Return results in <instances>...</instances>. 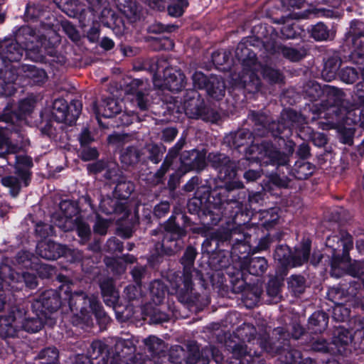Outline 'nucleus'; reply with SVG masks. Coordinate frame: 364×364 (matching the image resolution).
Returning <instances> with one entry per match:
<instances>
[{
	"instance_id": "nucleus-19",
	"label": "nucleus",
	"mask_w": 364,
	"mask_h": 364,
	"mask_svg": "<svg viewBox=\"0 0 364 364\" xmlns=\"http://www.w3.org/2000/svg\"><path fill=\"white\" fill-rule=\"evenodd\" d=\"M278 219L279 215L277 208H271L255 213L252 212V220H259L260 225L266 228L273 226Z\"/></svg>"
},
{
	"instance_id": "nucleus-15",
	"label": "nucleus",
	"mask_w": 364,
	"mask_h": 364,
	"mask_svg": "<svg viewBox=\"0 0 364 364\" xmlns=\"http://www.w3.org/2000/svg\"><path fill=\"white\" fill-rule=\"evenodd\" d=\"M122 107V102H119L112 98L107 99L99 108L96 109V117L97 119L100 116H103L107 118L112 117L121 112Z\"/></svg>"
},
{
	"instance_id": "nucleus-54",
	"label": "nucleus",
	"mask_w": 364,
	"mask_h": 364,
	"mask_svg": "<svg viewBox=\"0 0 364 364\" xmlns=\"http://www.w3.org/2000/svg\"><path fill=\"white\" fill-rule=\"evenodd\" d=\"M169 208L170 205L168 203L161 202L156 205L154 208V213L156 216L161 217L169 210Z\"/></svg>"
},
{
	"instance_id": "nucleus-44",
	"label": "nucleus",
	"mask_w": 364,
	"mask_h": 364,
	"mask_svg": "<svg viewBox=\"0 0 364 364\" xmlns=\"http://www.w3.org/2000/svg\"><path fill=\"white\" fill-rule=\"evenodd\" d=\"M193 86L198 89H205L208 79L201 72H196L192 77Z\"/></svg>"
},
{
	"instance_id": "nucleus-18",
	"label": "nucleus",
	"mask_w": 364,
	"mask_h": 364,
	"mask_svg": "<svg viewBox=\"0 0 364 364\" xmlns=\"http://www.w3.org/2000/svg\"><path fill=\"white\" fill-rule=\"evenodd\" d=\"M352 340L353 335L348 330L341 327L336 329L332 341L335 353H343L345 349L344 346L350 343Z\"/></svg>"
},
{
	"instance_id": "nucleus-28",
	"label": "nucleus",
	"mask_w": 364,
	"mask_h": 364,
	"mask_svg": "<svg viewBox=\"0 0 364 364\" xmlns=\"http://www.w3.org/2000/svg\"><path fill=\"white\" fill-rule=\"evenodd\" d=\"M250 134L248 132L240 130L236 133L231 134L225 137V141L230 143L232 141V146L235 148H239L247 143V139L250 138Z\"/></svg>"
},
{
	"instance_id": "nucleus-4",
	"label": "nucleus",
	"mask_w": 364,
	"mask_h": 364,
	"mask_svg": "<svg viewBox=\"0 0 364 364\" xmlns=\"http://www.w3.org/2000/svg\"><path fill=\"white\" fill-rule=\"evenodd\" d=\"M159 65L156 73L154 75V85L159 89L166 88L171 91H179L185 85V75L178 70L172 68H166L164 71V82H161V68Z\"/></svg>"
},
{
	"instance_id": "nucleus-11",
	"label": "nucleus",
	"mask_w": 364,
	"mask_h": 364,
	"mask_svg": "<svg viewBox=\"0 0 364 364\" xmlns=\"http://www.w3.org/2000/svg\"><path fill=\"white\" fill-rule=\"evenodd\" d=\"M15 82L20 81L18 84L24 82L26 80H29V82L41 83L45 82L47 75L43 69L33 65H24L17 68V75H15Z\"/></svg>"
},
{
	"instance_id": "nucleus-12",
	"label": "nucleus",
	"mask_w": 364,
	"mask_h": 364,
	"mask_svg": "<svg viewBox=\"0 0 364 364\" xmlns=\"http://www.w3.org/2000/svg\"><path fill=\"white\" fill-rule=\"evenodd\" d=\"M257 149L260 155L257 159L264 161V163H275L278 165L287 164V156L279 151L272 144H262L260 146H257Z\"/></svg>"
},
{
	"instance_id": "nucleus-59",
	"label": "nucleus",
	"mask_w": 364,
	"mask_h": 364,
	"mask_svg": "<svg viewBox=\"0 0 364 364\" xmlns=\"http://www.w3.org/2000/svg\"><path fill=\"white\" fill-rule=\"evenodd\" d=\"M41 11V9L39 6H29L26 9V14L31 18H38Z\"/></svg>"
},
{
	"instance_id": "nucleus-22",
	"label": "nucleus",
	"mask_w": 364,
	"mask_h": 364,
	"mask_svg": "<svg viewBox=\"0 0 364 364\" xmlns=\"http://www.w3.org/2000/svg\"><path fill=\"white\" fill-rule=\"evenodd\" d=\"M91 361L100 362L104 358L107 361L106 345L100 341L92 342L90 349L88 351Z\"/></svg>"
},
{
	"instance_id": "nucleus-33",
	"label": "nucleus",
	"mask_w": 364,
	"mask_h": 364,
	"mask_svg": "<svg viewBox=\"0 0 364 364\" xmlns=\"http://www.w3.org/2000/svg\"><path fill=\"white\" fill-rule=\"evenodd\" d=\"M139 159L138 150L130 147L124 151L121 154V161L126 165H132L136 163Z\"/></svg>"
},
{
	"instance_id": "nucleus-31",
	"label": "nucleus",
	"mask_w": 364,
	"mask_h": 364,
	"mask_svg": "<svg viewBox=\"0 0 364 364\" xmlns=\"http://www.w3.org/2000/svg\"><path fill=\"white\" fill-rule=\"evenodd\" d=\"M134 97L138 107L141 110L148 109L152 102V97L146 91L139 90L134 95Z\"/></svg>"
},
{
	"instance_id": "nucleus-48",
	"label": "nucleus",
	"mask_w": 364,
	"mask_h": 364,
	"mask_svg": "<svg viewBox=\"0 0 364 364\" xmlns=\"http://www.w3.org/2000/svg\"><path fill=\"white\" fill-rule=\"evenodd\" d=\"M101 21L105 26H110L114 21L115 15L113 11L105 6L101 11Z\"/></svg>"
},
{
	"instance_id": "nucleus-34",
	"label": "nucleus",
	"mask_w": 364,
	"mask_h": 364,
	"mask_svg": "<svg viewBox=\"0 0 364 364\" xmlns=\"http://www.w3.org/2000/svg\"><path fill=\"white\" fill-rule=\"evenodd\" d=\"M58 357V353L55 348H48L42 351L38 355V358L44 360L42 364H55Z\"/></svg>"
},
{
	"instance_id": "nucleus-55",
	"label": "nucleus",
	"mask_w": 364,
	"mask_h": 364,
	"mask_svg": "<svg viewBox=\"0 0 364 364\" xmlns=\"http://www.w3.org/2000/svg\"><path fill=\"white\" fill-rule=\"evenodd\" d=\"M21 278L28 287L33 289L36 287V278L34 275L29 273H24Z\"/></svg>"
},
{
	"instance_id": "nucleus-1",
	"label": "nucleus",
	"mask_w": 364,
	"mask_h": 364,
	"mask_svg": "<svg viewBox=\"0 0 364 364\" xmlns=\"http://www.w3.org/2000/svg\"><path fill=\"white\" fill-rule=\"evenodd\" d=\"M58 36L55 35L52 43L46 38H38L28 26H23L19 30L16 41H6L0 43V96L10 95L15 90V74L13 69L16 67L12 63L19 61L24 51L28 58L38 61L43 58V50L54 46L58 42Z\"/></svg>"
},
{
	"instance_id": "nucleus-27",
	"label": "nucleus",
	"mask_w": 364,
	"mask_h": 364,
	"mask_svg": "<svg viewBox=\"0 0 364 364\" xmlns=\"http://www.w3.org/2000/svg\"><path fill=\"white\" fill-rule=\"evenodd\" d=\"M43 318L42 317L33 318L31 319H27L26 318V311H24V319L22 321V327L20 329H23L28 332L35 333L41 329L43 323Z\"/></svg>"
},
{
	"instance_id": "nucleus-6",
	"label": "nucleus",
	"mask_w": 364,
	"mask_h": 364,
	"mask_svg": "<svg viewBox=\"0 0 364 364\" xmlns=\"http://www.w3.org/2000/svg\"><path fill=\"white\" fill-rule=\"evenodd\" d=\"M80 218L77 204L70 200H63L60 203V213L53 216V221L60 228L69 231L74 228V222H77Z\"/></svg>"
},
{
	"instance_id": "nucleus-47",
	"label": "nucleus",
	"mask_w": 364,
	"mask_h": 364,
	"mask_svg": "<svg viewBox=\"0 0 364 364\" xmlns=\"http://www.w3.org/2000/svg\"><path fill=\"white\" fill-rule=\"evenodd\" d=\"M358 77V73L353 68H346L341 72V78L346 83H353Z\"/></svg>"
},
{
	"instance_id": "nucleus-45",
	"label": "nucleus",
	"mask_w": 364,
	"mask_h": 364,
	"mask_svg": "<svg viewBox=\"0 0 364 364\" xmlns=\"http://www.w3.org/2000/svg\"><path fill=\"white\" fill-rule=\"evenodd\" d=\"M75 223V227L77 228V231L78 235L82 238V240H85L90 235V230L87 225L83 223L81 218L78 219L77 222Z\"/></svg>"
},
{
	"instance_id": "nucleus-24",
	"label": "nucleus",
	"mask_w": 364,
	"mask_h": 364,
	"mask_svg": "<svg viewBox=\"0 0 364 364\" xmlns=\"http://www.w3.org/2000/svg\"><path fill=\"white\" fill-rule=\"evenodd\" d=\"M41 302L42 304L43 308L49 311H53L56 310L60 304L57 295L52 290L47 291L41 296Z\"/></svg>"
},
{
	"instance_id": "nucleus-61",
	"label": "nucleus",
	"mask_w": 364,
	"mask_h": 364,
	"mask_svg": "<svg viewBox=\"0 0 364 364\" xmlns=\"http://www.w3.org/2000/svg\"><path fill=\"white\" fill-rule=\"evenodd\" d=\"M279 291V287L276 281H270L267 287V293L272 296H277Z\"/></svg>"
},
{
	"instance_id": "nucleus-17",
	"label": "nucleus",
	"mask_w": 364,
	"mask_h": 364,
	"mask_svg": "<svg viewBox=\"0 0 364 364\" xmlns=\"http://www.w3.org/2000/svg\"><path fill=\"white\" fill-rule=\"evenodd\" d=\"M205 90L211 97L220 100L225 95V85L222 77L211 75L208 78Z\"/></svg>"
},
{
	"instance_id": "nucleus-3",
	"label": "nucleus",
	"mask_w": 364,
	"mask_h": 364,
	"mask_svg": "<svg viewBox=\"0 0 364 364\" xmlns=\"http://www.w3.org/2000/svg\"><path fill=\"white\" fill-rule=\"evenodd\" d=\"M196 255V250L192 247H188L183 257L181 259L182 264L183 265V277L180 278L173 287L176 289V293L178 296L185 299L186 296L193 289V272L192 266L193 264Z\"/></svg>"
},
{
	"instance_id": "nucleus-35",
	"label": "nucleus",
	"mask_w": 364,
	"mask_h": 364,
	"mask_svg": "<svg viewBox=\"0 0 364 364\" xmlns=\"http://www.w3.org/2000/svg\"><path fill=\"white\" fill-rule=\"evenodd\" d=\"M282 55L291 61H298L306 55V51L304 49L296 50L289 47H282L281 48Z\"/></svg>"
},
{
	"instance_id": "nucleus-50",
	"label": "nucleus",
	"mask_w": 364,
	"mask_h": 364,
	"mask_svg": "<svg viewBox=\"0 0 364 364\" xmlns=\"http://www.w3.org/2000/svg\"><path fill=\"white\" fill-rule=\"evenodd\" d=\"M213 62L217 65H223L229 60L227 52H216L212 55Z\"/></svg>"
},
{
	"instance_id": "nucleus-43",
	"label": "nucleus",
	"mask_w": 364,
	"mask_h": 364,
	"mask_svg": "<svg viewBox=\"0 0 364 364\" xmlns=\"http://www.w3.org/2000/svg\"><path fill=\"white\" fill-rule=\"evenodd\" d=\"M312 348L316 351L331 352L335 353L332 343H328L323 338H318L312 343Z\"/></svg>"
},
{
	"instance_id": "nucleus-14",
	"label": "nucleus",
	"mask_w": 364,
	"mask_h": 364,
	"mask_svg": "<svg viewBox=\"0 0 364 364\" xmlns=\"http://www.w3.org/2000/svg\"><path fill=\"white\" fill-rule=\"evenodd\" d=\"M182 163L192 169L201 170L205 166V153L197 150L184 152Z\"/></svg>"
},
{
	"instance_id": "nucleus-57",
	"label": "nucleus",
	"mask_w": 364,
	"mask_h": 364,
	"mask_svg": "<svg viewBox=\"0 0 364 364\" xmlns=\"http://www.w3.org/2000/svg\"><path fill=\"white\" fill-rule=\"evenodd\" d=\"M108 223L106 220L98 219L94 226L95 232L100 235H104L107 232Z\"/></svg>"
},
{
	"instance_id": "nucleus-40",
	"label": "nucleus",
	"mask_w": 364,
	"mask_h": 364,
	"mask_svg": "<svg viewBox=\"0 0 364 364\" xmlns=\"http://www.w3.org/2000/svg\"><path fill=\"white\" fill-rule=\"evenodd\" d=\"M208 159L213 164V166L217 168H223L229 163L230 160L222 154H210Z\"/></svg>"
},
{
	"instance_id": "nucleus-25",
	"label": "nucleus",
	"mask_w": 364,
	"mask_h": 364,
	"mask_svg": "<svg viewBox=\"0 0 364 364\" xmlns=\"http://www.w3.org/2000/svg\"><path fill=\"white\" fill-rule=\"evenodd\" d=\"M102 294L107 305L114 306L118 301L119 294L112 284H102L101 285Z\"/></svg>"
},
{
	"instance_id": "nucleus-26",
	"label": "nucleus",
	"mask_w": 364,
	"mask_h": 364,
	"mask_svg": "<svg viewBox=\"0 0 364 364\" xmlns=\"http://www.w3.org/2000/svg\"><path fill=\"white\" fill-rule=\"evenodd\" d=\"M166 287L159 280L154 281L150 285V294L152 301L155 304H159L162 302L166 294Z\"/></svg>"
},
{
	"instance_id": "nucleus-7",
	"label": "nucleus",
	"mask_w": 364,
	"mask_h": 364,
	"mask_svg": "<svg viewBox=\"0 0 364 364\" xmlns=\"http://www.w3.org/2000/svg\"><path fill=\"white\" fill-rule=\"evenodd\" d=\"M24 309L15 307L6 316L0 317V336L4 338L14 337L22 327Z\"/></svg>"
},
{
	"instance_id": "nucleus-39",
	"label": "nucleus",
	"mask_w": 364,
	"mask_h": 364,
	"mask_svg": "<svg viewBox=\"0 0 364 364\" xmlns=\"http://www.w3.org/2000/svg\"><path fill=\"white\" fill-rule=\"evenodd\" d=\"M267 267V263L264 257L252 258V274L260 275L263 274Z\"/></svg>"
},
{
	"instance_id": "nucleus-41",
	"label": "nucleus",
	"mask_w": 364,
	"mask_h": 364,
	"mask_svg": "<svg viewBox=\"0 0 364 364\" xmlns=\"http://www.w3.org/2000/svg\"><path fill=\"white\" fill-rule=\"evenodd\" d=\"M263 77L267 79L272 83L280 82L282 81L283 77L277 70L272 68H264L262 69Z\"/></svg>"
},
{
	"instance_id": "nucleus-20",
	"label": "nucleus",
	"mask_w": 364,
	"mask_h": 364,
	"mask_svg": "<svg viewBox=\"0 0 364 364\" xmlns=\"http://www.w3.org/2000/svg\"><path fill=\"white\" fill-rule=\"evenodd\" d=\"M68 112V105L65 100L58 99L54 101L52 115L56 122L69 124Z\"/></svg>"
},
{
	"instance_id": "nucleus-2",
	"label": "nucleus",
	"mask_w": 364,
	"mask_h": 364,
	"mask_svg": "<svg viewBox=\"0 0 364 364\" xmlns=\"http://www.w3.org/2000/svg\"><path fill=\"white\" fill-rule=\"evenodd\" d=\"M71 311L82 321L87 322L92 313L100 314V305L94 296L87 297L83 292L68 295Z\"/></svg>"
},
{
	"instance_id": "nucleus-8",
	"label": "nucleus",
	"mask_w": 364,
	"mask_h": 364,
	"mask_svg": "<svg viewBox=\"0 0 364 364\" xmlns=\"http://www.w3.org/2000/svg\"><path fill=\"white\" fill-rule=\"evenodd\" d=\"M34 108V101L32 99H25L19 102L17 106L13 107L8 105L0 116V121L14 123L16 121L21 120L27 115H29Z\"/></svg>"
},
{
	"instance_id": "nucleus-53",
	"label": "nucleus",
	"mask_w": 364,
	"mask_h": 364,
	"mask_svg": "<svg viewBox=\"0 0 364 364\" xmlns=\"http://www.w3.org/2000/svg\"><path fill=\"white\" fill-rule=\"evenodd\" d=\"M305 4V0H282V4L287 9H301Z\"/></svg>"
},
{
	"instance_id": "nucleus-9",
	"label": "nucleus",
	"mask_w": 364,
	"mask_h": 364,
	"mask_svg": "<svg viewBox=\"0 0 364 364\" xmlns=\"http://www.w3.org/2000/svg\"><path fill=\"white\" fill-rule=\"evenodd\" d=\"M30 173L26 168H21L19 165L16 167L14 176L4 177L1 179L2 184L9 189L13 197H16L23 186L28 184Z\"/></svg>"
},
{
	"instance_id": "nucleus-36",
	"label": "nucleus",
	"mask_w": 364,
	"mask_h": 364,
	"mask_svg": "<svg viewBox=\"0 0 364 364\" xmlns=\"http://www.w3.org/2000/svg\"><path fill=\"white\" fill-rule=\"evenodd\" d=\"M185 140L183 139H181L176 143L175 146L169 150L168 155L162 165V168L164 169V171H166L171 166V160L176 156L178 151L183 148Z\"/></svg>"
},
{
	"instance_id": "nucleus-32",
	"label": "nucleus",
	"mask_w": 364,
	"mask_h": 364,
	"mask_svg": "<svg viewBox=\"0 0 364 364\" xmlns=\"http://www.w3.org/2000/svg\"><path fill=\"white\" fill-rule=\"evenodd\" d=\"M309 323L312 326H318L319 328H316V331H320L327 326L328 318L325 313L315 312L309 318Z\"/></svg>"
},
{
	"instance_id": "nucleus-5",
	"label": "nucleus",
	"mask_w": 364,
	"mask_h": 364,
	"mask_svg": "<svg viewBox=\"0 0 364 364\" xmlns=\"http://www.w3.org/2000/svg\"><path fill=\"white\" fill-rule=\"evenodd\" d=\"M310 247V242L306 241L303 243L301 247L296 250L295 254L290 257L288 247L279 246L275 250L274 257L283 264H287L291 267H299L307 262Z\"/></svg>"
},
{
	"instance_id": "nucleus-10",
	"label": "nucleus",
	"mask_w": 364,
	"mask_h": 364,
	"mask_svg": "<svg viewBox=\"0 0 364 364\" xmlns=\"http://www.w3.org/2000/svg\"><path fill=\"white\" fill-rule=\"evenodd\" d=\"M250 40L247 38L243 39L237 46L235 50V55L237 59L242 63L243 70L242 74L239 75L237 80L238 82L245 85V83L250 80Z\"/></svg>"
},
{
	"instance_id": "nucleus-60",
	"label": "nucleus",
	"mask_w": 364,
	"mask_h": 364,
	"mask_svg": "<svg viewBox=\"0 0 364 364\" xmlns=\"http://www.w3.org/2000/svg\"><path fill=\"white\" fill-rule=\"evenodd\" d=\"M159 43L160 44L159 48L160 49L169 50L173 48V43L168 38H163L159 40Z\"/></svg>"
},
{
	"instance_id": "nucleus-58",
	"label": "nucleus",
	"mask_w": 364,
	"mask_h": 364,
	"mask_svg": "<svg viewBox=\"0 0 364 364\" xmlns=\"http://www.w3.org/2000/svg\"><path fill=\"white\" fill-rule=\"evenodd\" d=\"M177 135V130L174 128H167L163 132V139L166 141H171Z\"/></svg>"
},
{
	"instance_id": "nucleus-37",
	"label": "nucleus",
	"mask_w": 364,
	"mask_h": 364,
	"mask_svg": "<svg viewBox=\"0 0 364 364\" xmlns=\"http://www.w3.org/2000/svg\"><path fill=\"white\" fill-rule=\"evenodd\" d=\"M328 36V30L322 23H318L311 28V36L316 41L326 40Z\"/></svg>"
},
{
	"instance_id": "nucleus-42",
	"label": "nucleus",
	"mask_w": 364,
	"mask_h": 364,
	"mask_svg": "<svg viewBox=\"0 0 364 364\" xmlns=\"http://www.w3.org/2000/svg\"><path fill=\"white\" fill-rule=\"evenodd\" d=\"M69 109V124H71L74 122L76 121L78 117L81 109H82V104L80 102L77 100H73L71 102L70 106H68Z\"/></svg>"
},
{
	"instance_id": "nucleus-49",
	"label": "nucleus",
	"mask_w": 364,
	"mask_h": 364,
	"mask_svg": "<svg viewBox=\"0 0 364 364\" xmlns=\"http://www.w3.org/2000/svg\"><path fill=\"white\" fill-rule=\"evenodd\" d=\"M132 191L133 185L129 182L119 183L116 186V191L119 192L122 198L128 197Z\"/></svg>"
},
{
	"instance_id": "nucleus-56",
	"label": "nucleus",
	"mask_w": 364,
	"mask_h": 364,
	"mask_svg": "<svg viewBox=\"0 0 364 364\" xmlns=\"http://www.w3.org/2000/svg\"><path fill=\"white\" fill-rule=\"evenodd\" d=\"M75 364H107V361L103 358L100 362L91 361L88 357L77 355Z\"/></svg>"
},
{
	"instance_id": "nucleus-64",
	"label": "nucleus",
	"mask_w": 364,
	"mask_h": 364,
	"mask_svg": "<svg viewBox=\"0 0 364 364\" xmlns=\"http://www.w3.org/2000/svg\"><path fill=\"white\" fill-rule=\"evenodd\" d=\"M100 31L97 27H92L87 33V38L91 42H95L99 38Z\"/></svg>"
},
{
	"instance_id": "nucleus-63",
	"label": "nucleus",
	"mask_w": 364,
	"mask_h": 364,
	"mask_svg": "<svg viewBox=\"0 0 364 364\" xmlns=\"http://www.w3.org/2000/svg\"><path fill=\"white\" fill-rule=\"evenodd\" d=\"M63 28H64L65 31L68 33L69 37L73 41H77L78 39V37H79L78 33L76 32V31L72 26H70L68 24V25H65L63 26Z\"/></svg>"
},
{
	"instance_id": "nucleus-46",
	"label": "nucleus",
	"mask_w": 364,
	"mask_h": 364,
	"mask_svg": "<svg viewBox=\"0 0 364 364\" xmlns=\"http://www.w3.org/2000/svg\"><path fill=\"white\" fill-rule=\"evenodd\" d=\"M313 173V168L311 164L307 162H303L297 167V178L299 179H305Z\"/></svg>"
},
{
	"instance_id": "nucleus-16",
	"label": "nucleus",
	"mask_w": 364,
	"mask_h": 364,
	"mask_svg": "<svg viewBox=\"0 0 364 364\" xmlns=\"http://www.w3.org/2000/svg\"><path fill=\"white\" fill-rule=\"evenodd\" d=\"M336 305L333 308V317L338 321H344L350 316V310L347 307L355 306L358 304V299L355 296H348L346 303L335 301Z\"/></svg>"
},
{
	"instance_id": "nucleus-23",
	"label": "nucleus",
	"mask_w": 364,
	"mask_h": 364,
	"mask_svg": "<svg viewBox=\"0 0 364 364\" xmlns=\"http://www.w3.org/2000/svg\"><path fill=\"white\" fill-rule=\"evenodd\" d=\"M288 289L295 296L302 294L306 289V281L302 276L291 275L287 281Z\"/></svg>"
},
{
	"instance_id": "nucleus-13",
	"label": "nucleus",
	"mask_w": 364,
	"mask_h": 364,
	"mask_svg": "<svg viewBox=\"0 0 364 364\" xmlns=\"http://www.w3.org/2000/svg\"><path fill=\"white\" fill-rule=\"evenodd\" d=\"M37 253L43 258L54 260L64 255L66 253V248L54 242H41L37 245Z\"/></svg>"
},
{
	"instance_id": "nucleus-21",
	"label": "nucleus",
	"mask_w": 364,
	"mask_h": 364,
	"mask_svg": "<svg viewBox=\"0 0 364 364\" xmlns=\"http://www.w3.org/2000/svg\"><path fill=\"white\" fill-rule=\"evenodd\" d=\"M301 359V353L287 346L279 350V360L282 364H295Z\"/></svg>"
},
{
	"instance_id": "nucleus-62",
	"label": "nucleus",
	"mask_w": 364,
	"mask_h": 364,
	"mask_svg": "<svg viewBox=\"0 0 364 364\" xmlns=\"http://www.w3.org/2000/svg\"><path fill=\"white\" fill-rule=\"evenodd\" d=\"M358 327L355 330L353 337L355 338H364V319L358 321Z\"/></svg>"
},
{
	"instance_id": "nucleus-29",
	"label": "nucleus",
	"mask_w": 364,
	"mask_h": 364,
	"mask_svg": "<svg viewBox=\"0 0 364 364\" xmlns=\"http://www.w3.org/2000/svg\"><path fill=\"white\" fill-rule=\"evenodd\" d=\"M117 8L125 15H135L137 11L134 0H114Z\"/></svg>"
},
{
	"instance_id": "nucleus-38",
	"label": "nucleus",
	"mask_w": 364,
	"mask_h": 364,
	"mask_svg": "<svg viewBox=\"0 0 364 364\" xmlns=\"http://www.w3.org/2000/svg\"><path fill=\"white\" fill-rule=\"evenodd\" d=\"M166 230L171 234L170 237L166 236L163 241V245L168 240H176L178 238L186 235V231L176 225L175 223H171L166 227Z\"/></svg>"
},
{
	"instance_id": "nucleus-30",
	"label": "nucleus",
	"mask_w": 364,
	"mask_h": 364,
	"mask_svg": "<svg viewBox=\"0 0 364 364\" xmlns=\"http://www.w3.org/2000/svg\"><path fill=\"white\" fill-rule=\"evenodd\" d=\"M187 6L188 2L186 0H172L168 6V12L171 16L178 17L183 14Z\"/></svg>"
},
{
	"instance_id": "nucleus-51",
	"label": "nucleus",
	"mask_w": 364,
	"mask_h": 364,
	"mask_svg": "<svg viewBox=\"0 0 364 364\" xmlns=\"http://www.w3.org/2000/svg\"><path fill=\"white\" fill-rule=\"evenodd\" d=\"M80 156L84 161H91L97 157L98 153L94 148H85L81 151Z\"/></svg>"
},
{
	"instance_id": "nucleus-52",
	"label": "nucleus",
	"mask_w": 364,
	"mask_h": 364,
	"mask_svg": "<svg viewBox=\"0 0 364 364\" xmlns=\"http://www.w3.org/2000/svg\"><path fill=\"white\" fill-rule=\"evenodd\" d=\"M262 292V282L258 279L254 291L253 289L252 288V303L254 302L255 304H257L259 301V298Z\"/></svg>"
}]
</instances>
